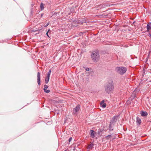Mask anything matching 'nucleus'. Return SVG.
Segmentation results:
<instances>
[{
    "instance_id": "obj_1",
    "label": "nucleus",
    "mask_w": 151,
    "mask_h": 151,
    "mask_svg": "<svg viewBox=\"0 0 151 151\" xmlns=\"http://www.w3.org/2000/svg\"><path fill=\"white\" fill-rule=\"evenodd\" d=\"M105 90L106 92L110 94L112 93L114 89V85L113 81L112 80L108 81L104 86Z\"/></svg>"
},
{
    "instance_id": "obj_2",
    "label": "nucleus",
    "mask_w": 151,
    "mask_h": 151,
    "mask_svg": "<svg viewBox=\"0 0 151 151\" xmlns=\"http://www.w3.org/2000/svg\"><path fill=\"white\" fill-rule=\"evenodd\" d=\"M91 58L94 62H97L99 59V55L98 50H96L92 52L91 54Z\"/></svg>"
},
{
    "instance_id": "obj_3",
    "label": "nucleus",
    "mask_w": 151,
    "mask_h": 151,
    "mask_svg": "<svg viewBox=\"0 0 151 151\" xmlns=\"http://www.w3.org/2000/svg\"><path fill=\"white\" fill-rule=\"evenodd\" d=\"M116 71L119 74L123 75L127 71V69L125 67H116L115 68Z\"/></svg>"
},
{
    "instance_id": "obj_4",
    "label": "nucleus",
    "mask_w": 151,
    "mask_h": 151,
    "mask_svg": "<svg viewBox=\"0 0 151 151\" xmlns=\"http://www.w3.org/2000/svg\"><path fill=\"white\" fill-rule=\"evenodd\" d=\"M80 109V106L79 104L77 105L73 110V113L75 115H77L78 112Z\"/></svg>"
},
{
    "instance_id": "obj_5",
    "label": "nucleus",
    "mask_w": 151,
    "mask_h": 151,
    "mask_svg": "<svg viewBox=\"0 0 151 151\" xmlns=\"http://www.w3.org/2000/svg\"><path fill=\"white\" fill-rule=\"evenodd\" d=\"M118 117V116H114L111 120L110 123L115 125V123L116 122Z\"/></svg>"
},
{
    "instance_id": "obj_6",
    "label": "nucleus",
    "mask_w": 151,
    "mask_h": 151,
    "mask_svg": "<svg viewBox=\"0 0 151 151\" xmlns=\"http://www.w3.org/2000/svg\"><path fill=\"white\" fill-rule=\"evenodd\" d=\"M96 134V132L93 130H91L89 133V134L90 135L91 137L92 138L95 137Z\"/></svg>"
},
{
    "instance_id": "obj_7",
    "label": "nucleus",
    "mask_w": 151,
    "mask_h": 151,
    "mask_svg": "<svg viewBox=\"0 0 151 151\" xmlns=\"http://www.w3.org/2000/svg\"><path fill=\"white\" fill-rule=\"evenodd\" d=\"M86 21L84 18L79 19L78 20V24H83V23H86Z\"/></svg>"
},
{
    "instance_id": "obj_8",
    "label": "nucleus",
    "mask_w": 151,
    "mask_h": 151,
    "mask_svg": "<svg viewBox=\"0 0 151 151\" xmlns=\"http://www.w3.org/2000/svg\"><path fill=\"white\" fill-rule=\"evenodd\" d=\"M40 72H38L37 73V82L39 86L40 85Z\"/></svg>"
},
{
    "instance_id": "obj_9",
    "label": "nucleus",
    "mask_w": 151,
    "mask_h": 151,
    "mask_svg": "<svg viewBox=\"0 0 151 151\" xmlns=\"http://www.w3.org/2000/svg\"><path fill=\"white\" fill-rule=\"evenodd\" d=\"M140 114L141 116L143 117L146 116L148 115V113L146 111H141Z\"/></svg>"
},
{
    "instance_id": "obj_10",
    "label": "nucleus",
    "mask_w": 151,
    "mask_h": 151,
    "mask_svg": "<svg viewBox=\"0 0 151 151\" xmlns=\"http://www.w3.org/2000/svg\"><path fill=\"white\" fill-rule=\"evenodd\" d=\"M94 144L93 142L88 145L87 149H92L93 148Z\"/></svg>"
},
{
    "instance_id": "obj_11",
    "label": "nucleus",
    "mask_w": 151,
    "mask_h": 151,
    "mask_svg": "<svg viewBox=\"0 0 151 151\" xmlns=\"http://www.w3.org/2000/svg\"><path fill=\"white\" fill-rule=\"evenodd\" d=\"M137 125L139 126L140 125L141 123V119L139 117H137Z\"/></svg>"
},
{
    "instance_id": "obj_12",
    "label": "nucleus",
    "mask_w": 151,
    "mask_h": 151,
    "mask_svg": "<svg viewBox=\"0 0 151 151\" xmlns=\"http://www.w3.org/2000/svg\"><path fill=\"white\" fill-rule=\"evenodd\" d=\"M104 130L103 129H99L98 130V131L97 132V134H98V135L99 136L101 137L102 136L101 132Z\"/></svg>"
},
{
    "instance_id": "obj_13",
    "label": "nucleus",
    "mask_w": 151,
    "mask_h": 151,
    "mask_svg": "<svg viewBox=\"0 0 151 151\" xmlns=\"http://www.w3.org/2000/svg\"><path fill=\"white\" fill-rule=\"evenodd\" d=\"M150 24H148L147 25V31H150V30H151V23H150Z\"/></svg>"
},
{
    "instance_id": "obj_14",
    "label": "nucleus",
    "mask_w": 151,
    "mask_h": 151,
    "mask_svg": "<svg viewBox=\"0 0 151 151\" xmlns=\"http://www.w3.org/2000/svg\"><path fill=\"white\" fill-rule=\"evenodd\" d=\"M45 5V4H44L42 3H41L40 5V10L41 11L43 10L44 8V6Z\"/></svg>"
},
{
    "instance_id": "obj_15",
    "label": "nucleus",
    "mask_w": 151,
    "mask_h": 151,
    "mask_svg": "<svg viewBox=\"0 0 151 151\" xmlns=\"http://www.w3.org/2000/svg\"><path fill=\"white\" fill-rule=\"evenodd\" d=\"M50 76H47L45 79V83H46L47 84L48 83L49 79H50Z\"/></svg>"
},
{
    "instance_id": "obj_16",
    "label": "nucleus",
    "mask_w": 151,
    "mask_h": 151,
    "mask_svg": "<svg viewBox=\"0 0 151 151\" xmlns=\"http://www.w3.org/2000/svg\"><path fill=\"white\" fill-rule=\"evenodd\" d=\"M31 11L30 12V17L31 18H32L33 17V8L31 9Z\"/></svg>"
},
{
    "instance_id": "obj_17",
    "label": "nucleus",
    "mask_w": 151,
    "mask_h": 151,
    "mask_svg": "<svg viewBox=\"0 0 151 151\" xmlns=\"http://www.w3.org/2000/svg\"><path fill=\"white\" fill-rule=\"evenodd\" d=\"M111 135H109L105 137V138L106 139H109V138L111 137Z\"/></svg>"
},
{
    "instance_id": "obj_18",
    "label": "nucleus",
    "mask_w": 151,
    "mask_h": 151,
    "mask_svg": "<svg viewBox=\"0 0 151 151\" xmlns=\"http://www.w3.org/2000/svg\"><path fill=\"white\" fill-rule=\"evenodd\" d=\"M44 91L46 93H48L50 92L49 90H47L45 88L43 89Z\"/></svg>"
},
{
    "instance_id": "obj_19",
    "label": "nucleus",
    "mask_w": 151,
    "mask_h": 151,
    "mask_svg": "<svg viewBox=\"0 0 151 151\" xmlns=\"http://www.w3.org/2000/svg\"><path fill=\"white\" fill-rule=\"evenodd\" d=\"M114 125L110 123L109 125V128H113Z\"/></svg>"
},
{
    "instance_id": "obj_20",
    "label": "nucleus",
    "mask_w": 151,
    "mask_h": 151,
    "mask_svg": "<svg viewBox=\"0 0 151 151\" xmlns=\"http://www.w3.org/2000/svg\"><path fill=\"white\" fill-rule=\"evenodd\" d=\"M101 106L103 108H105L106 106V104L105 103L102 104Z\"/></svg>"
},
{
    "instance_id": "obj_21",
    "label": "nucleus",
    "mask_w": 151,
    "mask_h": 151,
    "mask_svg": "<svg viewBox=\"0 0 151 151\" xmlns=\"http://www.w3.org/2000/svg\"><path fill=\"white\" fill-rule=\"evenodd\" d=\"M51 69H50L49 70V71L47 73V76H50V73H51Z\"/></svg>"
},
{
    "instance_id": "obj_22",
    "label": "nucleus",
    "mask_w": 151,
    "mask_h": 151,
    "mask_svg": "<svg viewBox=\"0 0 151 151\" xmlns=\"http://www.w3.org/2000/svg\"><path fill=\"white\" fill-rule=\"evenodd\" d=\"M72 21H73V23L75 22L76 23H78V20H76V19L74 20V19H72Z\"/></svg>"
},
{
    "instance_id": "obj_23",
    "label": "nucleus",
    "mask_w": 151,
    "mask_h": 151,
    "mask_svg": "<svg viewBox=\"0 0 151 151\" xmlns=\"http://www.w3.org/2000/svg\"><path fill=\"white\" fill-rule=\"evenodd\" d=\"M109 132H110L111 131H112L114 129L113 128H109Z\"/></svg>"
},
{
    "instance_id": "obj_24",
    "label": "nucleus",
    "mask_w": 151,
    "mask_h": 151,
    "mask_svg": "<svg viewBox=\"0 0 151 151\" xmlns=\"http://www.w3.org/2000/svg\"><path fill=\"white\" fill-rule=\"evenodd\" d=\"M43 28H42L40 29H38V30H34V29H33L32 30V31L33 32H36V31H39V30H42V29Z\"/></svg>"
},
{
    "instance_id": "obj_25",
    "label": "nucleus",
    "mask_w": 151,
    "mask_h": 151,
    "mask_svg": "<svg viewBox=\"0 0 151 151\" xmlns=\"http://www.w3.org/2000/svg\"><path fill=\"white\" fill-rule=\"evenodd\" d=\"M44 88H45V89H47V88H48V86L47 85H44Z\"/></svg>"
},
{
    "instance_id": "obj_26",
    "label": "nucleus",
    "mask_w": 151,
    "mask_h": 151,
    "mask_svg": "<svg viewBox=\"0 0 151 151\" xmlns=\"http://www.w3.org/2000/svg\"><path fill=\"white\" fill-rule=\"evenodd\" d=\"M104 100H102L100 103V105H101L102 104L104 103Z\"/></svg>"
},
{
    "instance_id": "obj_27",
    "label": "nucleus",
    "mask_w": 151,
    "mask_h": 151,
    "mask_svg": "<svg viewBox=\"0 0 151 151\" xmlns=\"http://www.w3.org/2000/svg\"><path fill=\"white\" fill-rule=\"evenodd\" d=\"M44 14V13H42L40 14L39 15H40V18H42L43 16V15Z\"/></svg>"
},
{
    "instance_id": "obj_28",
    "label": "nucleus",
    "mask_w": 151,
    "mask_h": 151,
    "mask_svg": "<svg viewBox=\"0 0 151 151\" xmlns=\"http://www.w3.org/2000/svg\"><path fill=\"white\" fill-rule=\"evenodd\" d=\"M72 139V138L71 137H70L69 138L68 140V141L69 142H70Z\"/></svg>"
},
{
    "instance_id": "obj_29",
    "label": "nucleus",
    "mask_w": 151,
    "mask_h": 151,
    "mask_svg": "<svg viewBox=\"0 0 151 151\" xmlns=\"http://www.w3.org/2000/svg\"><path fill=\"white\" fill-rule=\"evenodd\" d=\"M49 24V23H47L46 25H45V26H44V27H46Z\"/></svg>"
},
{
    "instance_id": "obj_30",
    "label": "nucleus",
    "mask_w": 151,
    "mask_h": 151,
    "mask_svg": "<svg viewBox=\"0 0 151 151\" xmlns=\"http://www.w3.org/2000/svg\"><path fill=\"white\" fill-rule=\"evenodd\" d=\"M86 71H89V68H88L87 67V68H86Z\"/></svg>"
},
{
    "instance_id": "obj_31",
    "label": "nucleus",
    "mask_w": 151,
    "mask_h": 151,
    "mask_svg": "<svg viewBox=\"0 0 151 151\" xmlns=\"http://www.w3.org/2000/svg\"><path fill=\"white\" fill-rule=\"evenodd\" d=\"M46 35L49 38H50V37L48 35V33L47 32L46 33Z\"/></svg>"
},
{
    "instance_id": "obj_32",
    "label": "nucleus",
    "mask_w": 151,
    "mask_h": 151,
    "mask_svg": "<svg viewBox=\"0 0 151 151\" xmlns=\"http://www.w3.org/2000/svg\"><path fill=\"white\" fill-rule=\"evenodd\" d=\"M132 97H133V98L132 99H133L136 97V96L135 95H134L133 96H132Z\"/></svg>"
},
{
    "instance_id": "obj_33",
    "label": "nucleus",
    "mask_w": 151,
    "mask_h": 151,
    "mask_svg": "<svg viewBox=\"0 0 151 151\" xmlns=\"http://www.w3.org/2000/svg\"><path fill=\"white\" fill-rule=\"evenodd\" d=\"M50 31V29H49L48 30V31H47V32L48 33V32H49V31Z\"/></svg>"
},
{
    "instance_id": "obj_34",
    "label": "nucleus",
    "mask_w": 151,
    "mask_h": 151,
    "mask_svg": "<svg viewBox=\"0 0 151 151\" xmlns=\"http://www.w3.org/2000/svg\"><path fill=\"white\" fill-rule=\"evenodd\" d=\"M83 68H85V69H86V68H87V67H84V66H83Z\"/></svg>"
},
{
    "instance_id": "obj_35",
    "label": "nucleus",
    "mask_w": 151,
    "mask_h": 151,
    "mask_svg": "<svg viewBox=\"0 0 151 151\" xmlns=\"http://www.w3.org/2000/svg\"><path fill=\"white\" fill-rule=\"evenodd\" d=\"M135 21H134L133 22V23L132 24V25H133V24H134L135 23Z\"/></svg>"
},
{
    "instance_id": "obj_36",
    "label": "nucleus",
    "mask_w": 151,
    "mask_h": 151,
    "mask_svg": "<svg viewBox=\"0 0 151 151\" xmlns=\"http://www.w3.org/2000/svg\"><path fill=\"white\" fill-rule=\"evenodd\" d=\"M57 14V13H56V12H55L54 14L55 15V14Z\"/></svg>"
},
{
    "instance_id": "obj_37",
    "label": "nucleus",
    "mask_w": 151,
    "mask_h": 151,
    "mask_svg": "<svg viewBox=\"0 0 151 151\" xmlns=\"http://www.w3.org/2000/svg\"><path fill=\"white\" fill-rule=\"evenodd\" d=\"M33 6H34L33 4H32V7H33Z\"/></svg>"
},
{
    "instance_id": "obj_38",
    "label": "nucleus",
    "mask_w": 151,
    "mask_h": 151,
    "mask_svg": "<svg viewBox=\"0 0 151 151\" xmlns=\"http://www.w3.org/2000/svg\"><path fill=\"white\" fill-rule=\"evenodd\" d=\"M64 151H67V150H65Z\"/></svg>"
}]
</instances>
